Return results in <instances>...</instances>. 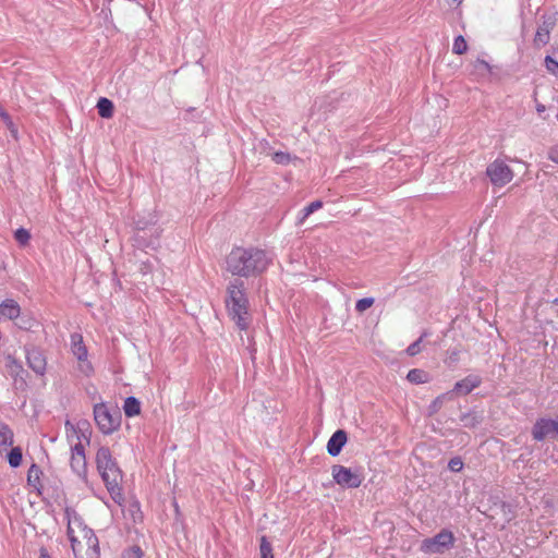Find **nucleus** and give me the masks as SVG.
Instances as JSON below:
<instances>
[{"label":"nucleus","instance_id":"obj_1","mask_svg":"<svg viewBox=\"0 0 558 558\" xmlns=\"http://www.w3.org/2000/svg\"><path fill=\"white\" fill-rule=\"evenodd\" d=\"M271 257L257 247H234L226 258L227 270L238 277H257L268 268Z\"/></svg>","mask_w":558,"mask_h":558},{"label":"nucleus","instance_id":"obj_2","mask_svg":"<svg viewBox=\"0 0 558 558\" xmlns=\"http://www.w3.org/2000/svg\"><path fill=\"white\" fill-rule=\"evenodd\" d=\"M96 464L111 498L114 502L121 505L124 501L122 487L120 485L123 475L108 447H100L98 449L96 453Z\"/></svg>","mask_w":558,"mask_h":558},{"label":"nucleus","instance_id":"obj_3","mask_svg":"<svg viewBox=\"0 0 558 558\" xmlns=\"http://www.w3.org/2000/svg\"><path fill=\"white\" fill-rule=\"evenodd\" d=\"M68 536L75 558H99V542L93 530L78 519L69 520Z\"/></svg>","mask_w":558,"mask_h":558},{"label":"nucleus","instance_id":"obj_4","mask_svg":"<svg viewBox=\"0 0 558 558\" xmlns=\"http://www.w3.org/2000/svg\"><path fill=\"white\" fill-rule=\"evenodd\" d=\"M244 282L238 278L231 280L227 287L226 304L228 313L240 329L248 326V300L244 292Z\"/></svg>","mask_w":558,"mask_h":558},{"label":"nucleus","instance_id":"obj_5","mask_svg":"<svg viewBox=\"0 0 558 558\" xmlns=\"http://www.w3.org/2000/svg\"><path fill=\"white\" fill-rule=\"evenodd\" d=\"M94 420L101 433L110 435L120 427L121 414L119 410L111 412L105 403H98L94 405Z\"/></svg>","mask_w":558,"mask_h":558},{"label":"nucleus","instance_id":"obj_6","mask_svg":"<svg viewBox=\"0 0 558 558\" xmlns=\"http://www.w3.org/2000/svg\"><path fill=\"white\" fill-rule=\"evenodd\" d=\"M454 544L453 533L449 530H441L435 536L425 538L421 544V550L425 554H442Z\"/></svg>","mask_w":558,"mask_h":558},{"label":"nucleus","instance_id":"obj_7","mask_svg":"<svg viewBox=\"0 0 558 558\" xmlns=\"http://www.w3.org/2000/svg\"><path fill=\"white\" fill-rule=\"evenodd\" d=\"M331 474L338 485L347 488H357L363 482V476L359 472L339 464L332 466Z\"/></svg>","mask_w":558,"mask_h":558},{"label":"nucleus","instance_id":"obj_8","mask_svg":"<svg viewBox=\"0 0 558 558\" xmlns=\"http://www.w3.org/2000/svg\"><path fill=\"white\" fill-rule=\"evenodd\" d=\"M486 174L496 186H505L513 178V172L502 160H495L488 165Z\"/></svg>","mask_w":558,"mask_h":558},{"label":"nucleus","instance_id":"obj_9","mask_svg":"<svg viewBox=\"0 0 558 558\" xmlns=\"http://www.w3.org/2000/svg\"><path fill=\"white\" fill-rule=\"evenodd\" d=\"M532 436L537 441L558 438V415L555 418H538L532 428Z\"/></svg>","mask_w":558,"mask_h":558},{"label":"nucleus","instance_id":"obj_10","mask_svg":"<svg viewBox=\"0 0 558 558\" xmlns=\"http://www.w3.org/2000/svg\"><path fill=\"white\" fill-rule=\"evenodd\" d=\"M71 348L73 355L80 362V371L85 375H89L93 371V367L92 364L87 361V349L83 343V338L81 335L75 333L71 336Z\"/></svg>","mask_w":558,"mask_h":558},{"label":"nucleus","instance_id":"obj_11","mask_svg":"<svg viewBox=\"0 0 558 558\" xmlns=\"http://www.w3.org/2000/svg\"><path fill=\"white\" fill-rule=\"evenodd\" d=\"M72 454L70 460V466L72 471L82 480L87 478V463L85 458V450L82 442H77L72 447Z\"/></svg>","mask_w":558,"mask_h":558},{"label":"nucleus","instance_id":"obj_12","mask_svg":"<svg viewBox=\"0 0 558 558\" xmlns=\"http://www.w3.org/2000/svg\"><path fill=\"white\" fill-rule=\"evenodd\" d=\"M556 24L555 14L544 16L543 23L538 26L534 41L536 45H546L549 41L550 31L554 28Z\"/></svg>","mask_w":558,"mask_h":558},{"label":"nucleus","instance_id":"obj_13","mask_svg":"<svg viewBox=\"0 0 558 558\" xmlns=\"http://www.w3.org/2000/svg\"><path fill=\"white\" fill-rule=\"evenodd\" d=\"M348 440L347 432L343 429L336 430L327 442V452L331 457H337Z\"/></svg>","mask_w":558,"mask_h":558},{"label":"nucleus","instance_id":"obj_14","mask_svg":"<svg viewBox=\"0 0 558 558\" xmlns=\"http://www.w3.org/2000/svg\"><path fill=\"white\" fill-rule=\"evenodd\" d=\"M28 366L38 375H43L46 371V359L38 349H31L26 354Z\"/></svg>","mask_w":558,"mask_h":558},{"label":"nucleus","instance_id":"obj_15","mask_svg":"<svg viewBox=\"0 0 558 558\" xmlns=\"http://www.w3.org/2000/svg\"><path fill=\"white\" fill-rule=\"evenodd\" d=\"M482 383V379L477 375H469L465 378L457 381L453 387V392L460 395H468L473 389L477 388Z\"/></svg>","mask_w":558,"mask_h":558},{"label":"nucleus","instance_id":"obj_16","mask_svg":"<svg viewBox=\"0 0 558 558\" xmlns=\"http://www.w3.org/2000/svg\"><path fill=\"white\" fill-rule=\"evenodd\" d=\"M21 313L20 305L12 299H7L0 304V316L8 319H15Z\"/></svg>","mask_w":558,"mask_h":558},{"label":"nucleus","instance_id":"obj_17","mask_svg":"<svg viewBox=\"0 0 558 558\" xmlns=\"http://www.w3.org/2000/svg\"><path fill=\"white\" fill-rule=\"evenodd\" d=\"M14 434L10 426L5 423H0V452L7 450L13 445Z\"/></svg>","mask_w":558,"mask_h":558},{"label":"nucleus","instance_id":"obj_18","mask_svg":"<svg viewBox=\"0 0 558 558\" xmlns=\"http://www.w3.org/2000/svg\"><path fill=\"white\" fill-rule=\"evenodd\" d=\"M123 410L128 417L138 415L141 413V402L135 397H128L124 401Z\"/></svg>","mask_w":558,"mask_h":558},{"label":"nucleus","instance_id":"obj_19","mask_svg":"<svg viewBox=\"0 0 558 558\" xmlns=\"http://www.w3.org/2000/svg\"><path fill=\"white\" fill-rule=\"evenodd\" d=\"M113 102L105 97L99 98L97 102L98 114L101 118L109 119L113 114Z\"/></svg>","mask_w":558,"mask_h":558},{"label":"nucleus","instance_id":"obj_20","mask_svg":"<svg viewBox=\"0 0 558 558\" xmlns=\"http://www.w3.org/2000/svg\"><path fill=\"white\" fill-rule=\"evenodd\" d=\"M22 449L20 447H13L8 453V462L11 468H19L22 463Z\"/></svg>","mask_w":558,"mask_h":558},{"label":"nucleus","instance_id":"obj_21","mask_svg":"<svg viewBox=\"0 0 558 558\" xmlns=\"http://www.w3.org/2000/svg\"><path fill=\"white\" fill-rule=\"evenodd\" d=\"M323 207V202L322 201H314L312 202L311 204H308L307 206H305L302 211H301V216L299 218V222L300 223H303L304 220L310 216L312 215L313 213H315L316 210L320 209Z\"/></svg>","mask_w":558,"mask_h":558},{"label":"nucleus","instance_id":"obj_22","mask_svg":"<svg viewBox=\"0 0 558 558\" xmlns=\"http://www.w3.org/2000/svg\"><path fill=\"white\" fill-rule=\"evenodd\" d=\"M407 378L412 384H424L427 381V374L422 369L413 368L408 373Z\"/></svg>","mask_w":558,"mask_h":558},{"label":"nucleus","instance_id":"obj_23","mask_svg":"<svg viewBox=\"0 0 558 558\" xmlns=\"http://www.w3.org/2000/svg\"><path fill=\"white\" fill-rule=\"evenodd\" d=\"M156 222H157V217L153 213H149L147 218H142L138 216V218L134 220L135 227L138 230H145L149 226L155 225Z\"/></svg>","mask_w":558,"mask_h":558},{"label":"nucleus","instance_id":"obj_24","mask_svg":"<svg viewBox=\"0 0 558 558\" xmlns=\"http://www.w3.org/2000/svg\"><path fill=\"white\" fill-rule=\"evenodd\" d=\"M468 49L466 41L462 35H459L453 40L452 52L456 54H463Z\"/></svg>","mask_w":558,"mask_h":558},{"label":"nucleus","instance_id":"obj_25","mask_svg":"<svg viewBox=\"0 0 558 558\" xmlns=\"http://www.w3.org/2000/svg\"><path fill=\"white\" fill-rule=\"evenodd\" d=\"M448 398H449V393H442V395L438 396L428 407L429 414L437 413L441 409L444 402Z\"/></svg>","mask_w":558,"mask_h":558},{"label":"nucleus","instance_id":"obj_26","mask_svg":"<svg viewBox=\"0 0 558 558\" xmlns=\"http://www.w3.org/2000/svg\"><path fill=\"white\" fill-rule=\"evenodd\" d=\"M40 474L41 471L39 466H37L36 464H32L27 472L28 484L36 486V484L39 482Z\"/></svg>","mask_w":558,"mask_h":558},{"label":"nucleus","instance_id":"obj_27","mask_svg":"<svg viewBox=\"0 0 558 558\" xmlns=\"http://www.w3.org/2000/svg\"><path fill=\"white\" fill-rule=\"evenodd\" d=\"M260 558H274L271 544L267 541L266 536L260 538Z\"/></svg>","mask_w":558,"mask_h":558},{"label":"nucleus","instance_id":"obj_28","mask_svg":"<svg viewBox=\"0 0 558 558\" xmlns=\"http://www.w3.org/2000/svg\"><path fill=\"white\" fill-rule=\"evenodd\" d=\"M461 422L463 423V426L469 428H473L481 423L480 418L473 413L463 414L461 416Z\"/></svg>","mask_w":558,"mask_h":558},{"label":"nucleus","instance_id":"obj_29","mask_svg":"<svg viewBox=\"0 0 558 558\" xmlns=\"http://www.w3.org/2000/svg\"><path fill=\"white\" fill-rule=\"evenodd\" d=\"M14 239L21 245H26L29 242V240H31V233L26 229H24V228H19L14 232Z\"/></svg>","mask_w":558,"mask_h":558},{"label":"nucleus","instance_id":"obj_30","mask_svg":"<svg viewBox=\"0 0 558 558\" xmlns=\"http://www.w3.org/2000/svg\"><path fill=\"white\" fill-rule=\"evenodd\" d=\"M0 117H1L2 121L4 122V124L7 125V128L10 130L11 134L14 137H16L17 129L14 125V123H13L11 117L9 116V113H7L5 111L0 109Z\"/></svg>","mask_w":558,"mask_h":558},{"label":"nucleus","instance_id":"obj_31","mask_svg":"<svg viewBox=\"0 0 558 558\" xmlns=\"http://www.w3.org/2000/svg\"><path fill=\"white\" fill-rule=\"evenodd\" d=\"M271 158L278 165H288L292 160L290 154L284 151H275Z\"/></svg>","mask_w":558,"mask_h":558},{"label":"nucleus","instance_id":"obj_32","mask_svg":"<svg viewBox=\"0 0 558 558\" xmlns=\"http://www.w3.org/2000/svg\"><path fill=\"white\" fill-rule=\"evenodd\" d=\"M427 336V332H424L416 341L411 343L408 349L407 353L410 356H414L421 352V342L423 341V338Z\"/></svg>","mask_w":558,"mask_h":558},{"label":"nucleus","instance_id":"obj_33","mask_svg":"<svg viewBox=\"0 0 558 558\" xmlns=\"http://www.w3.org/2000/svg\"><path fill=\"white\" fill-rule=\"evenodd\" d=\"M374 304L373 298H363L359 300L355 304V310L359 313L365 312L367 308H369Z\"/></svg>","mask_w":558,"mask_h":558},{"label":"nucleus","instance_id":"obj_34","mask_svg":"<svg viewBox=\"0 0 558 558\" xmlns=\"http://www.w3.org/2000/svg\"><path fill=\"white\" fill-rule=\"evenodd\" d=\"M545 66L548 72H550L554 75H558V61L553 59L550 56H547L545 58Z\"/></svg>","mask_w":558,"mask_h":558},{"label":"nucleus","instance_id":"obj_35","mask_svg":"<svg viewBox=\"0 0 558 558\" xmlns=\"http://www.w3.org/2000/svg\"><path fill=\"white\" fill-rule=\"evenodd\" d=\"M143 551L138 546H133L123 553V558H142Z\"/></svg>","mask_w":558,"mask_h":558},{"label":"nucleus","instance_id":"obj_36","mask_svg":"<svg viewBox=\"0 0 558 558\" xmlns=\"http://www.w3.org/2000/svg\"><path fill=\"white\" fill-rule=\"evenodd\" d=\"M448 468L452 472H460L463 469V462L459 457L452 458L448 463Z\"/></svg>","mask_w":558,"mask_h":558},{"label":"nucleus","instance_id":"obj_37","mask_svg":"<svg viewBox=\"0 0 558 558\" xmlns=\"http://www.w3.org/2000/svg\"><path fill=\"white\" fill-rule=\"evenodd\" d=\"M548 157L551 161L558 163V144L550 148Z\"/></svg>","mask_w":558,"mask_h":558},{"label":"nucleus","instance_id":"obj_38","mask_svg":"<svg viewBox=\"0 0 558 558\" xmlns=\"http://www.w3.org/2000/svg\"><path fill=\"white\" fill-rule=\"evenodd\" d=\"M475 68L476 69H483V70H486V71L490 70L489 64L486 61H484V60H477L476 64H475Z\"/></svg>","mask_w":558,"mask_h":558},{"label":"nucleus","instance_id":"obj_39","mask_svg":"<svg viewBox=\"0 0 558 558\" xmlns=\"http://www.w3.org/2000/svg\"><path fill=\"white\" fill-rule=\"evenodd\" d=\"M39 553V558H51L48 550L44 547L40 548Z\"/></svg>","mask_w":558,"mask_h":558},{"label":"nucleus","instance_id":"obj_40","mask_svg":"<svg viewBox=\"0 0 558 558\" xmlns=\"http://www.w3.org/2000/svg\"><path fill=\"white\" fill-rule=\"evenodd\" d=\"M65 428H66V430H72L73 433H75V428H74V426L71 424V422H70V421H66V422H65Z\"/></svg>","mask_w":558,"mask_h":558},{"label":"nucleus","instance_id":"obj_41","mask_svg":"<svg viewBox=\"0 0 558 558\" xmlns=\"http://www.w3.org/2000/svg\"><path fill=\"white\" fill-rule=\"evenodd\" d=\"M536 110H537V112H539V113H541V112H544V111L546 110V108H545V106H544V105L538 104V105L536 106Z\"/></svg>","mask_w":558,"mask_h":558},{"label":"nucleus","instance_id":"obj_42","mask_svg":"<svg viewBox=\"0 0 558 558\" xmlns=\"http://www.w3.org/2000/svg\"><path fill=\"white\" fill-rule=\"evenodd\" d=\"M450 359H451L452 361H458V353L452 352V353H451V355H450Z\"/></svg>","mask_w":558,"mask_h":558},{"label":"nucleus","instance_id":"obj_43","mask_svg":"<svg viewBox=\"0 0 558 558\" xmlns=\"http://www.w3.org/2000/svg\"><path fill=\"white\" fill-rule=\"evenodd\" d=\"M452 2L460 4L462 2V0H452Z\"/></svg>","mask_w":558,"mask_h":558}]
</instances>
